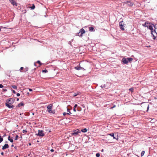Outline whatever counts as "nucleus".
Masks as SVG:
<instances>
[{
	"label": "nucleus",
	"instance_id": "f257e3e1",
	"mask_svg": "<svg viewBox=\"0 0 157 157\" xmlns=\"http://www.w3.org/2000/svg\"><path fill=\"white\" fill-rule=\"evenodd\" d=\"M133 60L132 58H123L121 60V63L123 64H127L128 62H131Z\"/></svg>",
	"mask_w": 157,
	"mask_h": 157
},
{
	"label": "nucleus",
	"instance_id": "f03ea898",
	"mask_svg": "<svg viewBox=\"0 0 157 157\" xmlns=\"http://www.w3.org/2000/svg\"><path fill=\"white\" fill-rule=\"evenodd\" d=\"M47 108L48 109L47 111H48L49 113L53 114L55 113V110H52L53 108V105L49 104L47 106Z\"/></svg>",
	"mask_w": 157,
	"mask_h": 157
},
{
	"label": "nucleus",
	"instance_id": "7ed1b4c3",
	"mask_svg": "<svg viewBox=\"0 0 157 157\" xmlns=\"http://www.w3.org/2000/svg\"><path fill=\"white\" fill-rule=\"evenodd\" d=\"M108 135L113 137L114 139H115L117 140L118 139V136L117 133H112L109 134Z\"/></svg>",
	"mask_w": 157,
	"mask_h": 157
},
{
	"label": "nucleus",
	"instance_id": "20e7f679",
	"mask_svg": "<svg viewBox=\"0 0 157 157\" xmlns=\"http://www.w3.org/2000/svg\"><path fill=\"white\" fill-rule=\"evenodd\" d=\"M15 101V99L13 98H10L6 99V102L8 103L12 104H13Z\"/></svg>",
	"mask_w": 157,
	"mask_h": 157
},
{
	"label": "nucleus",
	"instance_id": "39448f33",
	"mask_svg": "<svg viewBox=\"0 0 157 157\" xmlns=\"http://www.w3.org/2000/svg\"><path fill=\"white\" fill-rule=\"evenodd\" d=\"M151 32V34L153 36V39L155 40L156 38V37H157V33L156 32L155 29L152 30Z\"/></svg>",
	"mask_w": 157,
	"mask_h": 157
},
{
	"label": "nucleus",
	"instance_id": "423d86ee",
	"mask_svg": "<svg viewBox=\"0 0 157 157\" xmlns=\"http://www.w3.org/2000/svg\"><path fill=\"white\" fill-rule=\"evenodd\" d=\"M124 22L123 21H121L119 22V25L120 26V29L122 30H124Z\"/></svg>",
	"mask_w": 157,
	"mask_h": 157
},
{
	"label": "nucleus",
	"instance_id": "0eeeda50",
	"mask_svg": "<svg viewBox=\"0 0 157 157\" xmlns=\"http://www.w3.org/2000/svg\"><path fill=\"white\" fill-rule=\"evenodd\" d=\"M36 135L38 136H44V134L43 133V130H39L38 133V134H36Z\"/></svg>",
	"mask_w": 157,
	"mask_h": 157
},
{
	"label": "nucleus",
	"instance_id": "6e6552de",
	"mask_svg": "<svg viewBox=\"0 0 157 157\" xmlns=\"http://www.w3.org/2000/svg\"><path fill=\"white\" fill-rule=\"evenodd\" d=\"M5 105L6 106L9 108L13 109L14 108L13 105H12V104L6 103Z\"/></svg>",
	"mask_w": 157,
	"mask_h": 157
},
{
	"label": "nucleus",
	"instance_id": "1a4fd4ad",
	"mask_svg": "<svg viewBox=\"0 0 157 157\" xmlns=\"http://www.w3.org/2000/svg\"><path fill=\"white\" fill-rule=\"evenodd\" d=\"M79 32L80 33V36H81V37L82 36V35L85 33L86 32L85 30H84V29L83 28H82L80 29Z\"/></svg>",
	"mask_w": 157,
	"mask_h": 157
},
{
	"label": "nucleus",
	"instance_id": "9d476101",
	"mask_svg": "<svg viewBox=\"0 0 157 157\" xmlns=\"http://www.w3.org/2000/svg\"><path fill=\"white\" fill-rule=\"evenodd\" d=\"M75 69L76 70H83L84 71H85L86 69L80 66H77L75 67Z\"/></svg>",
	"mask_w": 157,
	"mask_h": 157
},
{
	"label": "nucleus",
	"instance_id": "9b49d317",
	"mask_svg": "<svg viewBox=\"0 0 157 157\" xmlns=\"http://www.w3.org/2000/svg\"><path fill=\"white\" fill-rule=\"evenodd\" d=\"M127 4V5L130 6H132L134 4V3L131 2L130 1H128L125 3Z\"/></svg>",
	"mask_w": 157,
	"mask_h": 157
},
{
	"label": "nucleus",
	"instance_id": "f8f14e48",
	"mask_svg": "<svg viewBox=\"0 0 157 157\" xmlns=\"http://www.w3.org/2000/svg\"><path fill=\"white\" fill-rule=\"evenodd\" d=\"M10 2L12 4L13 6H17V2L14 1V0H9Z\"/></svg>",
	"mask_w": 157,
	"mask_h": 157
},
{
	"label": "nucleus",
	"instance_id": "ddd939ff",
	"mask_svg": "<svg viewBox=\"0 0 157 157\" xmlns=\"http://www.w3.org/2000/svg\"><path fill=\"white\" fill-rule=\"evenodd\" d=\"M9 147V145L8 144H5V145L2 147V149L3 150H4L5 149L8 148Z\"/></svg>",
	"mask_w": 157,
	"mask_h": 157
},
{
	"label": "nucleus",
	"instance_id": "4468645a",
	"mask_svg": "<svg viewBox=\"0 0 157 157\" xmlns=\"http://www.w3.org/2000/svg\"><path fill=\"white\" fill-rule=\"evenodd\" d=\"M89 30L90 31V32L95 31V30L94 29V27L92 26L89 27Z\"/></svg>",
	"mask_w": 157,
	"mask_h": 157
},
{
	"label": "nucleus",
	"instance_id": "2eb2a0df",
	"mask_svg": "<svg viewBox=\"0 0 157 157\" xmlns=\"http://www.w3.org/2000/svg\"><path fill=\"white\" fill-rule=\"evenodd\" d=\"M77 130H78L77 131L76 130L75 131H74V132L72 133V135H75L78 134L79 132H78L79 130L78 129H77Z\"/></svg>",
	"mask_w": 157,
	"mask_h": 157
},
{
	"label": "nucleus",
	"instance_id": "dca6fc26",
	"mask_svg": "<svg viewBox=\"0 0 157 157\" xmlns=\"http://www.w3.org/2000/svg\"><path fill=\"white\" fill-rule=\"evenodd\" d=\"M152 25H153V26H154V25L153 24H151L150 26H149L148 28H147L151 30V31L153 30V27L152 26Z\"/></svg>",
	"mask_w": 157,
	"mask_h": 157
},
{
	"label": "nucleus",
	"instance_id": "f3484780",
	"mask_svg": "<svg viewBox=\"0 0 157 157\" xmlns=\"http://www.w3.org/2000/svg\"><path fill=\"white\" fill-rule=\"evenodd\" d=\"M24 105V104L22 103V102L20 103H19L17 105V107H20L21 106H23Z\"/></svg>",
	"mask_w": 157,
	"mask_h": 157
},
{
	"label": "nucleus",
	"instance_id": "a211bd4d",
	"mask_svg": "<svg viewBox=\"0 0 157 157\" xmlns=\"http://www.w3.org/2000/svg\"><path fill=\"white\" fill-rule=\"evenodd\" d=\"M8 140L10 141L11 143H12L13 142V140L12 139L10 138V137L9 136L8 138Z\"/></svg>",
	"mask_w": 157,
	"mask_h": 157
},
{
	"label": "nucleus",
	"instance_id": "6ab92c4d",
	"mask_svg": "<svg viewBox=\"0 0 157 157\" xmlns=\"http://www.w3.org/2000/svg\"><path fill=\"white\" fill-rule=\"evenodd\" d=\"M82 132H86L87 131V129L86 128H84L81 130Z\"/></svg>",
	"mask_w": 157,
	"mask_h": 157
},
{
	"label": "nucleus",
	"instance_id": "aec40b11",
	"mask_svg": "<svg viewBox=\"0 0 157 157\" xmlns=\"http://www.w3.org/2000/svg\"><path fill=\"white\" fill-rule=\"evenodd\" d=\"M35 6L34 4H33L32 6L31 7H30V8L31 10H34L35 8Z\"/></svg>",
	"mask_w": 157,
	"mask_h": 157
},
{
	"label": "nucleus",
	"instance_id": "412c9836",
	"mask_svg": "<svg viewBox=\"0 0 157 157\" xmlns=\"http://www.w3.org/2000/svg\"><path fill=\"white\" fill-rule=\"evenodd\" d=\"M12 87H13L14 89H17V86H16L15 85H13L11 86Z\"/></svg>",
	"mask_w": 157,
	"mask_h": 157
},
{
	"label": "nucleus",
	"instance_id": "4be33fe9",
	"mask_svg": "<svg viewBox=\"0 0 157 157\" xmlns=\"http://www.w3.org/2000/svg\"><path fill=\"white\" fill-rule=\"evenodd\" d=\"M151 24H152L150 23L147 22L146 27H147V28H148L149 26H150Z\"/></svg>",
	"mask_w": 157,
	"mask_h": 157
},
{
	"label": "nucleus",
	"instance_id": "5701e85b",
	"mask_svg": "<svg viewBox=\"0 0 157 157\" xmlns=\"http://www.w3.org/2000/svg\"><path fill=\"white\" fill-rule=\"evenodd\" d=\"M147 22H146L142 24V25L144 27H147Z\"/></svg>",
	"mask_w": 157,
	"mask_h": 157
},
{
	"label": "nucleus",
	"instance_id": "b1692460",
	"mask_svg": "<svg viewBox=\"0 0 157 157\" xmlns=\"http://www.w3.org/2000/svg\"><path fill=\"white\" fill-rule=\"evenodd\" d=\"M37 63H38L39 64V66H40L42 65V63H41L40 61L39 60H38L37 61Z\"/></svg>",
	"mask_w": 157,
	"mask_h": 157
},
{
	"label": "nucleus",
	"instance_id": "393cba45",
	"mask_svg": "<svg viewBox=\"0 0 157 157\" xmlns=\"http://www.w3.org/2000/svg\"><path fill=\"white\" fill-rule=\"evenodd\" d=\"M3 140V139L1 136H0V143H1Z\"/></svg>",
	"mask_w": 157,
	"mask_h": 157
},
{
	"label": "nucleus",
	"instance_id": "a878e982",
	"mask_svg": "<svg viewBox=\"0 0 157 157\" xmlns=\"http://www.w3.org/2000/svg\"><path fill=\"white\" fill-rule=\"evenodd\" d=\"M145 152V151H142L141 153V156H143L144 155Z\"/></svg>",
	"mask_w": 157,
	"mask_h": 157
},
{
	"label": "nucleus",
	"instance_id": "bb28decb",
	"mask_svg": "<svg viewBox=\"0 0 157 157\" xmlns=\"http://www.w3.org/2000/svg\"><path fill=\"white\" fill-rule=\"evenodd\" d=\"M42 71L43 73H46L48 72V70H46V69H45L44 70H42Z\"/></svg>",
	"mask_w": 157,
	"mask_h": 157
},
{
	"label": "nucleus",
	"instance_id": "cd10ccee",
	"mask_svg": "<svg viewBox=\"0 0 157 157\" xmlns=\"http://www.w3.org/2000/svg\"><path fill=\"white\" fill-rule=\"evenodd\" d=\"M112 107H111V109H113V108H114L115 107H116V105H115L113 104H112Z\"/></svg>",
	"mask_w": 157,
	"mask_h": 157
},
{
	"label": "nucleus",
	"instance_id": "c85d7f7f",
	"mask_svg": "<svg viewBox=\"0 0 157 157\" xmlns=\"http://www.w3.org/2000/svg\"><path fill=\"white\" fill-rule=\"evenodd\" d=\"M129 90L130 91H131V92H133V88H130L129 89Z\"/></svg>",
	"mask_w": 157,
	"mask_h": 157
},
{
	"label": "nucleus",
	"instance_id": "c756f323",
	"mask_svg": "<svg viewBox=\"0 0 157 157\" xmlns=\"http://www.w3.org/2000/svg\"><path fill=\"white\" fill-rule=\"evenodd\" d=\"M96 156L97 157H99L100 156V154L99 153H97L96 154Z\"/></svg>",
	"mask_w": 157,
	"mask_h": 157
},
{
	"label": "nucleus",
	"instance_id": "7c9ffc66",
	"mask_svg": "<svg viewBox=\"0 0 157 157\" xmlns=\"http://www.w3.org/2000/svg\"><path fill=\"white\" fill-rule=\"evenodd\" d=\"M67 114H69V113H67L64 112L63 113V116H65Z\"/></svg>",
	"mask_w": 157,
	"mask_h": 157
},
{
	"label": "nucleus",
	"instance_id": "2f4dec72",
	"mask_svg": "<svg viewBox=\"0 0 157 157\" xmlns=\"http://www.w3.org/2000/svg\"><path fill=\"white\" fill-rule=\"evenodd\" d=\"M25 69L26 70H25V71H21V72H26L27 71H28V67H26V68H25Z\"/></svg>",
	"mask_w": 157,
	"mask_h": 157
},
{
	"label": "nucleus",
	"instance_id": "473e14b6",
	"mask_svg": "<svg viewBox=\"0 0 157 157\" xmlns=\"http://www.w3.org/2000/svg\"><path fill=\"white\" fill-rule=\"evenodd\" d=\"M18 136L17 135L15 137V140H17L18 139Z\"/></svg>",
	"mask_w": 157,
	"mask_h": 157
},
{
	"label": "nucleus",
	"instance_id": "72a5a7b5",
	"mask_svg": "<svg viewBox=\"0 0 157 157\" xmlns=\"http://www.w3.org/2000/svg\"><path fill=\"white\" fill-rule=\"evenodd\" d=\"M27 132V131L25 130H23L22 131V132L23 133H25Z\"/></svg>",
	"mask_w": 157,
	"mask_h": 157
},
{
	"label": "nucleus",
	"instance_id": "f704fd0d",
	"mask_svg": "<svg viewBox=\"0 0 157 157\" xmlns=\"http://www.w3.org/2000/svg\"><path fill=\"white\" fill-rule=\"evenodd\" d=\"M105 85H103V86H101V87L102 88H103L104 87H105Z\"/></svg>",
	"mask_w": 157,
	"mask_h": 157
},
{
	"label": "nucleus",
	"instance_id": "c9c22d12",
	"mask_svg": "<svg viewBox=\"0 0 157 157\" xmlns=\"http://www.w3.org/2000/svg\"><path fill=\"white\" fill-rule=\"evenodd\" d=\"M22 12L23 13H25L26 12V10H22Z\"/></svg>",
	"mask_w": 157,
	"mask_h": 157
},
{
	"label": "nucleus",
	"instance_id": "e433bc0d",
	"mask_svg": "<svg viewBox=\"0 0 157 157\" xmlns=\"http://www.w3.org/2000/svg\"><path fill=\"white\" fill-rule=\"evenodd\" d=\"M67 112H69L70 113H71V112L70 111V110L69 109H67Z\"/></svg>",
	"mask_w": 157,
	"mask_h": 157
},
{
	"label": "nucleus",
	"instance_id": "4c0bfd02",
	"mask_svg": "<svg viewBox=\"0 0 157 157\" xmlns=\"http://www.w3.org/2000/svg\"><path fill=\"white\" fill-rule=\"evenodd\" d=\"M3 87V85L2 84H0V88H2Z\"/></svg>",
	"mask_w": 157,
	"mask_h": 157
},
{
	"label": "nucleus",
	"instance_id": "58836bf2",
	"mask_svg": "<svg viewBox=\"0 0 157 157\" xmlns=\"http://www.w3.org/2000/svg\"><path fill=\"white\" fill-rule=\"evenodd\" d=\"M78 33V36H79L80 37H81V36H80V32H79V33Z\"/></svg>",
	"mask_w": 157,
	"mask_h": 157
},
{
	"label": "nucleus",
	"instance_id": "ea45409f",
	"mask_svg": "<svg viewBox=\"0 0 157 157\" xmlns=\"http://www.w3.org/2000/svg\"><path fill=\"white\" fill-rule=\"evenodd\" d=\"M11 91L13 92V93L14 94H15L16 93L15 91L13 90H12Z\"/></svg>",
	"mask_w": 157,
	"mask_h": 157
},
{
	"label": "nucleus",
	"instance_id": "a19ab883",
	"mask_svg": "<svg viewBox=\"0 0 157 157\" xmlns=\"http://www.w3.org/2000/svg\"><path fill=\"white\" fill-rule=\"evenodd\" d=\"M149 109V105H148L147 108V112L148 111Z\"/></svg>",
	"mask_w": 157,
	"mask_h": 157
},
{
	"label": "nucleus",
	"instance_id": "79ce46f5",
	"mask_svg": "<svg viewBox=\"0 0 157 157\" xmlns=\"http://www.w3.org/2000/svg\"><path fill=\"white\" fill-rule=\"evenodd\" d=\"M78 106V105L77 104H75V105L74 107L75 108H76V107H77Z\"/></svg>",
	"mask_w": 157,
	"mask_h": 157
},
{
	"label": "nucleus",
	"instance_id": "37998d69",
	"mask_svg": "<svg viewBox=\"0 0 157 157\" xmlns=\"http://www.w3.org/2000/svg\"><path fill=\"white\" fill-rule=\"evenodd\" d=\"M20 94L19 93H17V97H19V96H20Z\"/></svg>",
	"mask_w": 157,
	"mask_h": 157
},
{
	"label": "nucleus",
	"instance_id": "c03bdc74",
	"mask_svg": "<svg viewBox=\"0 0 157 157\" xmlns=\"http://www.w3.org/2000/svg\"><path fill=\"white\" fill-rule=\"evenodd\" d=\"M73 110L75 112L76 111V108H74L73 109Z\"/></svg>",
	"mask_w": 157,
	"mask_h": 157
},
{
	"label": "nucleus",
	"instance_id": "a18cd8bd",
	"mask_svg": "<svg viewBox=\"0 0 157 157\" xmlns=\"http://www.w3.org/2000/svg\"><path fill=\"white\" fill-rule=\"evenodd\" d=\"M74 97L76 96L77 95V94L76 93H74V94L73 95Z\"/></svg>",
	"mask_w": 157,
	"mask_h": 157
},
{
	"label": "nucleus",
	"instance_id": "49530a36",
	"mask_svg": "<svg viewBox=\"0 0 157 157\" xmlns=\"http://www.w3.org/2000/svg\"><path fill=\"white\" fill-rule=\"evenodd\" d=\"M24 69V67H21V68H20V70H23Z\"/></svg>",
	"mask_w": 157,
	"mask_h": 157
},
{
	"label": "nucleus",
	"instance_id": "de8ad7c7",
	"mask_svg": "<svg viewBox=\"0 0 157 157\" xmlns=\"http://www.w3.org/2000/svg\"><path fill=\"white\" fill-rule=\"evenodd\" d=\"M29 90L30 91H33V90L30 88H29Z\"/></svg>",
	"mask_w": 157,
	"mask_h": 157
},
{
	"label": "nucleus",
	"instance_id": "09e8293b",
	"mask_svg": "<svg viewBox=\"0 0 157 157\" xmlns=\"http://www.w3.org/2000/svg\"><path fill=\"white\" fill-rule=\"evenodd\" d=\"M3 90L4 92H6V91H7V90L6 89H3Z\"/></svg>",
	"mask_w": 157,
	"mask_h": 157
},
{
	"label": "nucleus",
	"instance_id": "8fccbe9b",
	"mask_svg": "<svg viewBox=\"0 0 157 157\" xmlns=\"http://www.w3.org/2000/svg\"><path fill=\"white\" fill-rule=\"evenodd\" d=\"M50 151L51 152H53L54 151V149H52L50 150Z\"/></svg>",
	"mask_w": 157,
	"mask_h": 157
},
{
	"label": "nucleus",
	"instance_id": "3c124183",
	"mask_svg": "<svg viewBox=\"0 0 157 157\" xmlns=\"http://www.w3.org/2000/svg\"><path fill=\"white\" fill-rule=\"evenodd\" d=\"M1 155H4V152H2L1 153Z\"/></svg>",
	"mask_w": 157,
	"mask_h": 157
},
{
	"label": "nucleus",
	"instance_id": "603ef678",
	"mask_svg": "<svg viewBox=\"0 0 157 157\" xmlns=\"http://www.w3.org/2000/svg\"><path fill=\"white\" fill-rule=\"evenodd\" d=\"M17 98V101H18L19 100V99L18 98Z\"/></svg>",
	"mask_w": 157,
	"mask_h": 157
},
{
	"label": "nucleus",
	"instance_id": "864d4df0",
	"mask_svg": "<svg viewBox=\"0 0 157 157\" xmlns=\"http://www.w3.org/2000/svg\"><path fill=\"white\" fill-rule=\"evenodd\" d=\"M11 147H14V145L13 144H12L11 146Z\"/></svg>",
	"mask_w": 157,
	"mask_h": 157
},
{
	"label": "nucleus",
	"instance_id": "5fc2aeb1",
	"mask_svg": "<svg viewBox=\"0 0 157 157\" xmlns=\"http://www.w3.org/2000/svg\"><path fill=\"white\" fill-rule=\"evenodd\" d=\"M29 145H31V144L30 143H29Z\"/></svg>",
	"mask_w": 157,
	"mask_h": 157
},
{
	"label": "nucleus",
	"instance_id": "6e6d98bb",
	"mask_svg": "<svg viewBox=\"0 0 157 157\" xmlns=\"http://www.w3.org/2000/svg\"><path fill=\"white\" fill-rule=\"evenodd\" d=\"M77 110L78 111H80V110H79L78 109V108H77Z\"/></svg>",
	"mask_w": 157,
	"mask_h": 157
},
{
	"label": "nucleus",
	"instance_id": "4d7b16f0",
	"mask_svg": "<svg viewBox=\"0 0 157 157\" xmlns=\"http://www.w3.org/2000/svg\"><path fill=\"white\" fill-rule=\"evenodd\" d=\"M17 147H16V146H15V147H14V148H15V149H17Z\"/></svg>",
	"mask_w": 157,
	"mask_h": 157
},
{
	"label": "nucleus",
	"instance_id": "13d9d810",
	"mask_svg": "<svg viewBox=\"0 0 157 157\" xmlns=\"http://www.w3.org/2000/svg\"><path fill=\"white\" fill-rule=\"evenodd\" d=\"M23 114V113H20V116H21V114Z\"/></svg>",
	"mask_w": 157,
	"mask_h": 157
},
{
	"label": "nucleus",
	"instance_id": "bf43d9fd",
	"mask_svg": "<svg viewBox=\"0 0 157 157\" xmlns=\"http://www.w3.org/2000/svg\"><path fill=\"white\" fill-rule=\"evenodd\" d=\"M104 151V150L103 149H102V150H101V151L102 152H103Z\"/></svg>",
	"mask_w": 157,
	"mask_h": 157
},
{
	"label": "nucleus",
	"instance_id": "052dcab7",
	"mask_svg": "<svg viewBox=\"0 0 157 157\" xmlns=\"http://www.w3.org/2000/svg\"><path fill=\"white\" fill-rule=\"evenodd\" d=\"M6 134H5L4 135V136H3V137H4V136H6Z\"/></svg>",
	"mask_w": 157,
	"mask_h": 157
},
{
	"label": "nucleus",
	"instance_id": "680f3d73",
	"mask_svg": "<svg viewBox=\"0 0 157 157\" xmlns=\"http://www.w3.org/2000/svg\"><path fill=\"white\" fill-rule=\"evenodd\" d=\"M34 65L36 66V64L35 63H34Z\"/></svg>",
	"mask_w": 157,
	"mask_h": 157
},
{
	"label": "nucleus",
	"instance_id": "e2e57ef3",
	"mask_svg": "<svg viewBox=\"0 0 157 157\" xmlns=\"http://www.w3.org/2000/svg\"><path fill=\"white\" fill-rule=\"evenodd\" d=\"M1 28H0V31H1Z\"/></svg>",
	"mask_w": 157,
	"mask_h": 157
},
{
	"label": "nucleus",
	"instance_id": "0e129e2a",
	"mask_svg": "<svg viewBox=\"0 0 157 157\" xmlns=\"http://www.w3.org/2000/svg\"><path fill=\"white\" fill-rule=\"evenodd\" d=\"M37 142H39V141H38V140H37Z\"/></svg>",
	"mask_w": 157,
	"mask_h": 157
},
{
	"label": "nucleus",
	"instance_id": "69168bd1",
	"mask_svg": "<svg viewBox=\"0 0 157 157\" xmlns=\"http://www.w3.org/2000/svg\"><path fill=\"white\" fill-rule=\"evenodd\" d=\"M154 28L155 29V26H154Z\"/></svg>",
	"mask_w": 157,
	"mask_h": 157
},
{
	"label": "nucleus",
	"instance_id": "338daca9",
	"mask_svg": "<svg viewBox=\"0 0 157 157\" xmlns=\"http://www.w3.org/2000/svg\"><path fill=\"white\" fill-rule=\"evenodd\" d=\"M7 141H6V143H7Z\"/></svg>",
	"mask_w": 157,
	"mask_h": 157
}]
</instances>
